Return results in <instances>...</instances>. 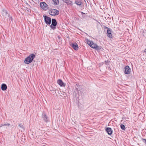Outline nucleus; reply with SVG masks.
<instances>
[{
  "label": "nucleus",
  "instance_id": "nucleus-2",
  "mask_svg": "<svg viewBox=\"0 0 146 146\" xmlns=\"http://www.w3.org/2000/svg\"><path fill=\"white\" fill-rule=\"evenodd\" d=\"M86 41L87 43L92 48L96 49H99V46L96 44L94 43L92 41L89 40L88 39H86Z\"/></svg>",
  "mask_w": 146,
  "mask_h": 146
},
{
  "label": "nucleus",
  "instance_id": "nucleus-3",
  "mask_svg": "<svg viewBox=\"0 0 146 146\" xmlns=\"http://www.w3.org/2000/svg\"><path fill=\"white\" fill-rule=\"evenodd\" d=\"M49 13L52 16L57 15L59 14V11L56 9H51L49 11Z\"/></svg>",
  "mask_w": 146,
  "mask_h": 146
},
{
  "label": "nucleus",
  "instance_id": "nucleus-25",
  "mask_svg": "<svg viewBox=\"0 0 146 146\" xmlns=\"http://www.w3.org/2000/svg\"><path fill=\"white\" fill-rule=\"evenodd\" d=\"M145 52H146V49L145 50Z\"/></svg>",
  "mask_w": 146,
  "mask_h": 146
},
{
  "label": "nucleus",
  "instance_id": "nucleus-7",
  "mask_svg": "<svg viewBox=\"0 0 146 146\" xmlns=\"http://www.w3.org/2000/svg\"><path fill=\"white\" fill-rule=\"evenodd\" d=\"M131 69L130 68L129 66H127L125 67V70L124 72L125 74H129L131 72Z\"/></svg>",
  "mask_w": 146,
  "mask_h": 146
},
{
  "label": "nucleus",
  "instance_id": "nucleus-14",
  "mask_svg": "<svg viewBox=\"0 0 146 146\" xmlns=\"http://www.w3.org/2000/svg\"><path fill=\"white\" fill-rule=\"evenodd\" d=\"M42 117L45 122H47L48 121V117H47L45 113H43L42 114Z\"/></svg>",
  "mask_w": 146,
  "mask_h": 146
},
{
  "label": "nucleus",
  "instance_id": "nucleus-9",
  "mask_svg": "<svg viewBox=\"0 0 146 146\" xmlns=\"http://www.w3.org/2000/svg\"><path fill=\"white\" fill-rule=\"evenodd\" d=\"M1 13L5 17V18H6L7 17H8L9 16V15L7 13L6 10L5 9H3L2 10Z\"/></svg>",
  "mask_w": 146,
  "mask_h": 146
},
{
  "label": "nucleus",
  "instance_id": "nucleus-22",
  "mask_svg": "<svg viewBox=\"0 0 146 146\" xmlns=\"http://www.w3.org/2000/svg\"><path fill=\"white\" fill-rule=\"evenodd\" d=\"M108 62V61H105L104 62H103L104 64H106Z\"/></svg>",
  "mask_w": 146,
  "mask_h": 146
},
{
  "label": "nucleus",
  "instance_id": "nucleus-6",
  "mask_svg": "<svg viewBox=\"0 0 146 146\" xmlns=\"http://www.w3.org/2000/svg\"><path fill=\"white\" fill-rule=\"evenodd\" d=\"M106 28L108 29L107 33V36L109 37L110 38H112L113 36L112 34L111 33V29H110L108 28L107 27H106Z\"/></svg>",
  "mask_w": 146,
  "mask_h": 146
},
{
  "label": "nucleus",
  "instance_id": "nucleus-10",
  "mask_svg": "<svg viewBox=\"0 0 146 146\" xmlns=\"http://www.w3.org/2000/svg\"><path fill=\"white\" fill-rule=\"evenodd\" d=\"M71 46L75 50H77L78 49V46L77 43H72L71 44Z\"/></svg>",
  "mask_w": 146,
  "mask_h": 146
},
{
  "label": "nucleus",
  "instance_id": "nucleus-18",
  "mask_svg": "<svg viewBox=\"0 0 146 146\" xmlns=\"http://www.w3.org/2000/svg\"><path fill=\"white\" fill-rule=\"evenodd\" d=\"M63 1L67 4L70 3V1L69 0H62Z\"/></svg>",
  "mask_w": 146,
  "mask_h": 146
},
{
  "label": "nucleus",
  "instance_id": "nucleus-24",
  "mask_svg": "<svg viewBox=\"0 0 146 146\" xmlns=\"http://www.w3.org/2000/svg\"><path fill=\"white\" fill-rule=\"evenodd\" d=\"M3 126V125L1 124V125H0V127H1L2 126Z\"/></svg>",
  "mask_w": 146,
  "mask_h": 146
},
{
  "label": "nucleus",
  "instance_id": "nucleus-5",
  "mask_svg": "<svg viewBox=\"0 0 146 146\" xmlns=\"http://www.w3.org/2000/svg\"><path fill=\"white\" fill-rule=\"evenodd\" d=\"M44 21L48 25H50L51 23V19L50 17L46 16L43 15Z\"/></svg>",
  "mask_w": 146,
  "mask_h": 146
},
{
  "label": "nucleus",
  "instance_id": "nucleus-1",
  "mask_svg": "<svg viewBox=\"0 0 146 146\" xmlns=\"http://www.w3.org/2000/svg\"><path fill=\"white\" fill-rule=\"evenodd\" d=\"M35 56L34 54H31L28 56L24 60L25 64H28L31 62L35 57Z\"/></svg>",
  "mask_w": 146,
  "mask_h": 146
},
{
  "label": "nucleus",
  "instance_id": "nucleus-19",
  "mask_svg": "<svg viewBox=\"0 0 146 146\" xmlns=\"http://www.w3.org/2000/svg\"><path fill=\"white\" fill-rule=\"evenodd\" d=\"M19 126L20 127L24 129V128L23 125L21 123H19Z\"/></svg>",
  "mask_w": 146,
  "mask_h": 146
},
{
  "label": "nucleus",
  "instance_id": "nucleus-11",
  "mask_svg": "<svg viewBox=\"0 0 146 146\" xmlns=\"http://www.w3.org/2000/svg\"><path fill=\"white\" fill-rule=\"evenodd\" d=\"M75 3L78 5L79 6H81L82 4V0H75Z\"/></svg>",
  "mask_w": 146,
  "mask_h": 146
},
{
  "label": "nucleus",
  "instance_id": "nucleus-13",
  "mask_svg": "<svg viewBox=\"0 0 146 146\" xmlns=\"http://www.w3.org/2000/svg\"><path fill=\"white\" fill-rule=\"evenodd\" d=\"M106 130L109 135H111L112 133V130L111 128L107 127L106 129Z\"/></svg>",
  "mask_w": 146,
  "mask_h": 146
},
{
  "label": "nucleus",
  "instance_id": "nucleus-23",
  "mask_svg": "<svg viewBox=\"0 0 146 146\" xmlns=\"http://www.w3.org/2000/svg\"><path fill=\"white\" fill-rule=\"evenodd\" d=\"M81 13H82V15L83 14H85V13H83V12H81Z\"/></svg>",
  "mask_w": 146,
  "mask_h": 146
},
{
  "label": "nucleus",
  "instance_id": "nucleus-26",
  "mask_svg": "<svg viewBox=\"0 0 146 146\" xmlns=\"http://www.w3.org/2000/svg\"><path fill=\"white\" fill-rule=\"evenodd\" d=\"M56 91H58V90H57Z\"/></svg>",
  "mask_w": 146,
  "mask_h": 146
},
{
  "label": "nucleus",
  "instance_id": "nucleus-16",
  "mask_svg": "<svg viewBox=\"0 0 146 146\" xmlns=\"http://www.w3.org/2000/svg\"><path fill=\"white\" fill-rule=\"evenodd\" d=\"M54 2V4L56 5H58L59 3V0H52Z\"/></svg>",
  "mask_w": 146,
  "mask_h": 146
},
{
  "label": "nucleus",
  "instance_id": "nucleus-20",
  "mask_svg": "<svg viewBox=\"0 0 146 146\" xmlns=\"http://www.w3.org/2000/svg\"><path fill=\"white\" fill-rule=\"evenodd\" d=\"M10 124L8 123H7V124H5L4 125H3V126H6L7 125V126H9L10 125Z\"/></svg>",
  "mask_w": 146,
  "mask_h": 146
},
{
  "label": "nucleus",
  "instance_id": "nucleus-4",
  "mask_svg": "<svg viewBox=\"0 0 146 146\" xmlns=\"http://www.w3.org/2000/svg\"><path fill=\"white\" fill-rule=\"evenodd\" d=\"M57 25L56 20L55 19H52V24L50 26V28L53 30L56 29V26Z\"/></svg>",
  "mask_w": 146,
  "mask_h": 146
},
{
  "label": "nucleus",
  "instance_id": "nucleus-15",
  "mask_svg": "<svg viewBox=\"0 0 146 146\" xmlns=\"http://www.w3.org/2000/svg\"><path fill=\"white\" fill-rule=\"evenodd\" d=\"M1 89L3 90H5L7 89V86L6 84H3L1 85Z\"/></svg>",
  "mask_w": 146,
  "mask_h": 146
},
{
  "label": "nucleus",
  "instance_id": "nucleus-21",
  "mask_svg": "<svg viewBox=\"0 0 146 146\" xmlns=\"http://www.w3.org/2000/svg\"><path fill=\"white\" fill-rule=\"evenodd\" d=\"M142 139L143 142H144L146 145V139Z\"/></svg>",
  "mask_w": 146,
  "mask_h": 146
},
{
  "label": "nucleus",
  "instance_id": "nucleus-17",
  "mask_svg": "<svg viewBox=\"0 0 146 146\" xmlns=\"http://www.w3.org/2000/svg\"><path fill=\"white\" fill-rule=\"evenodd\" d=\"M120 127L123 130H125V126L123 124H121L120 125Z\"/></svg>",
  "mask_w": 146,
  "mask_h": 146
},
{
  "label": "nucleus",
  "instance_id": "nucleus-8",
  "mask_svg": "<svg viewBox=\"0 0 146 146\" xmlns=\"http://www.w3.org/2000/svg\"><path fill=\"white\" fill-rule=\"evenodd\" d=\"M40 7L43 9L46 10L48 8V5L45 2H41L40 4Z\"/></svg>",
  "mask_w": 146,
  "mask_h": 146
},
{
  "label": "nucleus",
  "instance_id": "nucleus-12",
  "mask_svg": "<svg viewBox=\"0 0 146 146\" xmlns=\"http://www.w3.org/2000/svg\"><path fill=\"white\" fill-rule=\"evenodd\" d=\"M57 82L58 84L61 86H65V85L64 83L61 80L59 79L58 80H57Z\"/></svg>",
  "mask_w": 146,
  "mask_h": 146
}]
</instances>
